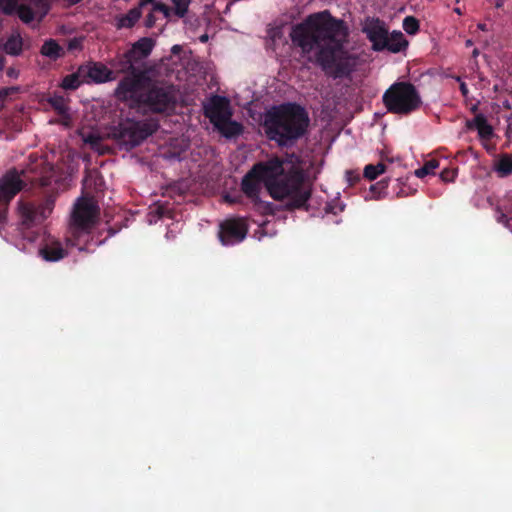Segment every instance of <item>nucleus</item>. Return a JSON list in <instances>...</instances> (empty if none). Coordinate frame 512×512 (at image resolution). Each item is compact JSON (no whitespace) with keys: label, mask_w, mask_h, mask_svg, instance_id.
Segmentation results:
<instances>
[{"label":"nucleus","mask_w":512,"mask_h":512,"mask_svg":"<svg viewBox=\"0 0 512 512\" xmlns=\"http://www.w3.org/2000/svg\"><path fill=\"white\" fill-rule=\"evenodd\" d=\"M155 0H139L137 6L131 8L126 14L115 17L114 26L116 29H131L139 21L142 16V10Z\"/></svg>","instance_id":"obj_16"},{"label":"nucleus","mask_w":512,"mask_h":512,"mask_svg":"<svg viewBox=\"0 0 512 512\" xmlns=\"http://www.w3.org/2000/svg\"><path fill=\"white\" fill-rule=\"evenodd\" d=\"M248 233V224L244 218L234 217L222 221L218 237L222 245L231 246L242 242Z\"/></svg>","instance_id":"obj_11"},{"label":"nucleus","mask_w":512,"mask_h":512,"mask_svg":"<svg viewBox=\"0 0 512 512\" xmlns=\"http://www.w3.org/2000/svg\"><path fill=\"white\" fill-rule=\"evenodd\" d=\"M383 103L389 112L407 115L416 109V87L405 82L394 83L385 91Z\"/></svg>","instance_id":"obj_8"},{"label":"nucleus","mask_w":512,"mask_h":512,"mask_svg":"<svg viewBox=\"0 0 512 512\" xmlns=\"http://www.w3.org/2000/svg\"><path fill=\"white\" fill-rule=\"evenodd\" d=\"M6 49L12 55H19L22 50V43L20 40L10 39L6 43Z\"/></svg>","instance_id":"obj_31"},{"label":"nucleus","mask_w":512,"mask_h":512,"mask_svg":"<svg viewBox=\"0 0 512 512\" xmlns=\"http://www.w3.org/2000/svg\"><path fill=\"white\" fill-rule=\"evenodd\" d=\"M346 177H347V181L350 183V185H354L361 179L360 173L357 171H353V170L347 171Z\"/></svg>","instance_id":"obj_38"},{"label":"nucleus","mask_w":512,"mask_h":512,"mask_svg":"<svg viewBox=\"0 0 512 512\" xmlns=\"http://www.w3.org/2000/svg\"><path fill=\"white\" fill-rule=\"evenodd\" d=\"M386 171V165L383 162L377 164H368L365 166L363 176L372 181L375 180L379 175Z\"/></svg>","instance_id":"obj_26"},{"label":"nucleus","mask_w":512,"mask_h":512,"mask_svg":"<svg viewBox=\"0 0 512 512\" xmlns=\"http://www.w3.org/2000/svg\"><path fill=\"white\" fill-rule=\"evenodd\" d=\"M155 46V41L150 37H142L138 41L132 44V47L129 49L130 54L135 56V60L137 63H140L142 60L146 59L152 52Z\"/></svg>","instance_id":"obj_19"},{"label":"nucleus","mask_w":512,"mask_h":512,"mask_svg":"<svg viewBox=\"0 0 512 512\" xmlns=\"http://www.w3.org/2000/svg\"><path fill=\"white\" fill-rule=\"evenodd\" d=\"M81 46H82V40L79 38H73V39L69 40V42H68V50L69 51L80 49Z\"/></svg>","instance_id":"obj_39"},{"label":"nucleus","mask_w":512,"mask_h":512,"mask_svg":"<svg viewBox=\"0 0 512 512\" xmlns=\"http://www.w3.org/2000/svg\"><path fill=\"white\" fill-rule=\"evenodd\" d=\"M497 221L504 224L512 232V216L508 217L500 207L497 208Z\"/></svg>","instance_id":"obj_33"},{"label":"nucleus","mask_w":512,"mask_h":512,"mask_svg":"<svg viewBox=\"0 0 512 512\" xmlns=\"http://www.w3.org/2000/svg\"><path fill=\"white\" fill-rule=\"evenodd\" d=\"M290 37L304 54L316 50L315 62L326 75L337 79L353 72L356 58L344 47L347 33L343 21L334 18L328 10L311 14L296 24Z\"/></svg>","instance_id":"obj_1"},{"label":"nucleus","mask_w":512,"mask_h":512,"mask_svg":"<svg viewBox=\"0 0 512 512\" xmlns=\"http://www.w3.org/2000/svg\"><path fill=\"white\" fill-rule=\"evenodd\" d=\"M178 49H180V47L178 45H175L173 48H172V51L175 52V51H178Z\"/></svg>","instance_id":"obj_49"},{"label":"nucleus","mask_w":512,"mask_h":512,"mask_svg":"<svg viewBox=\"0 0 512 512\" xmlns=\"http://www.w3.org/2000/svg\"><path fill=\"white\" fill-rule=\"evenodd\" d=\"M460 91L461 93L464 95V96H467L469 90H468V87L465 83H461L460 84Z\"/></svg>","instance_id":"obj_44"},{"label":"nucleus","mask_w":512,"mask_h":512,"mask_svg":"<svg viewBox=\"0 0 512 512\" xmlns=\"http://www.w3.org/2000/svg\"><path fill=\"white\" fill-rule=\"evenodd\" d=\"M403 27L408 34H416V17H406L403 21Z\"/></svg>","instance_id":"obj_34"},{"label":"nucleus","mask_w":512,"mask_h":512,"mask_svg":"<svg viewBox=\"0 0 512 512\" xmlns=\"http://www.w3.org/2000/svg\"><path fill=\"white\" fill-rule=\"evenodd\" d=\"M501 210L507 214L508 217L512 216V196L509 197V203L503 207L499 206Z\"/></svg>","instance_id":"obj_40"},{"label":"nucleus","mask_w":512,"mask_h":512,"mask_svg":"<svg viewBox=\"0 0 512 512\" xmlns=\"http://www.w3.org/2000/svg\"><path fill=\"white\" fill-rule=\"evenodd\" d=\"M468 129H476L481 139L489 140L493 136V128L483 114H477L466 123Z\"/></svg>","instance_id":"obj_20"},{"label":"nucleus","mask_w":512,"mask_h":512,"mask_svg":"<svg viewBox=\"0 0 512 512\" xmlns=\"http://www.w3.org/2000/svg\"><path fill=\"white\" fill-rule=\"evenodd\" d=\"M155 12L156 11H153V7L151 8L150 12L146 15V18H145V21H144V26L146 28H153L156 24V21H157V18L155 16Z\"/></svg>","instance_id":"obj_36"},{"label":"nucleus","mask_w":512,"mask_h":512,"mask_svg":"<svg viewBox=\"0 0 512 512\" xmlns=\"http://www.w3.org/2000/svg\"><path fill=\"white\" fill-rule=\"evenodd\" d=\"M203 113L213 126L233 116L230 100L220 95H213L204 103Z\"/></svg>","instance_id":"obj_12"},{"label":"nucleus","mask_w":512,"mask_h":512,"mask_svg":"<svg viewBox=\"0 0 512 512\" xmlns=\"http://www.w3.org/2000/svg\"><path fill=\"white\" fill-rule=\"evenodd\" d=\"M20 72L18 69L14 68V67H9L7 70H6V75L10 78H18Z\"/></svg>","instance_id":"obj_41"},{"label":"nucleus","mask_w":512,"mask_h":512,"mask_svg":"<svg viewBox=\"0 0 512 512\" xmlns=\"http://www.w3.org/2000/svg\"><path fill=\"white\" fill-rule=\"evenodd\" d=\"M83 73L82 71L80 72L79 66L76 72L64 76L59 86L65 91L77 90L83 83L88 81L84 78Z\"/></svg>","instance_id":"obj_23"},{"label":"nucleus","mask_w":512,"mask_h":512,"mask_svg":"<svg viewBox=\"0 0 512 512\" xmlns=\"http://www.w3.org/2000/svg\"><path fill=\"white\" fill-rule=\"evenodd\" d=\"M363 32L372 43L373 50L383 51L389 33L383 21L378 18H367L364 22Z\"/></svg>","instance_id":"obj_13"},{"label":"nucleus","mask_w":512,"mask_h":512,"mask_svg":"<svg viewBox=\"0 0 512 512\" xmlns=\"http://www.w3.org/2000/svg\"><path fill=\"white\" fill-rule=\"evenodd\" d=\"M84 72L86 83H105L116 79L115 73L101 62H88L80 65V72Z\"/></svg>","instance_id":"obj_14"},{"label":"nucleus","mask_w":512,"mask_h":512,"mask_svg":"<svg viewBox=\"0 0 512 512\" xmlns=\"http://www.w3.org/2000/svg\"><path fill=\"white\" fill-rule=\"evenodd\" d=\"M262 184V179L251 168L242 178L241 191L252 201L257 211L264 215H273L275 213V205L260 199Z\"/></svg>","instance_id":"obj_10"},{"label":"nucleus","mask_w":512,"mask_h":512,"mask_svg":"<svg viewBox=\"0 0 512 512\" xmlns=\"http://www.w3.org/2000/svg\"><path fill=\"white\" fill-rule=\"evenodd\" d=\"M17 7V0H0V9L6 15L14 14Z\"/></svg>","instance_id":"obj_30"},{"label":"nucleus","mask_w":512,"mask_h":512,"mask_svg":"<svg viewBox=\"0 0 512 512\" xmlns=\"http://www.w3.org/2000/svg\"><path fill=\"white\" fill-rule=\"evenodd\" d=\"M172 2L175 6L174 13L179 18H183L188 12L191 0H172Z\"/></svg>","instance_id":"obj_29"},{"label":"nucleus","mask_w":512,"mask_h":512,"mask_svg":"<svg viewBox=\"0 0 512 512\" xmlns=\"http://www.w3.org/2000/svg\"><path fill=\"white\" fill-rule=\"evenodd\" d=\"M123 102L130 101L131 106L144 113L166 114L176 107V91L172 84L153 80L146 72L134 77H123L114 92Z\"/></svg>","instance_id":"obj_3"},{"label":"nucleus","mask_w":512,"mask_h":512,"mask_svg":"<svg viewBox=\"0 0 512 512\" xmlns=\"http://www.w3.org/2000/svg\"><path fill=\"white\" fill-rule=\"evenodd\" d=\"M158 129V123L151 120L135 121L126 119L114 127L112 137L126 150H131Z\"/></svg>","instance_id":"obj_7"},{"label":"nucleus","mask_w":512,"mask_h":512,"mask_svg":"<svg viewBox=\"0 0 512 512\" xmlns=\"http://www.w3.org/2000/svg\"><path fill=\"white\" fill-rule=\"evenodd\" d=\"M200 41H201V42H206V41H208V35H207V34L202 35V36L200 37Z\"/></svg>","instance_id":"obj_46"},{"label":"nucleus","mask_w":512,"mask_h":512,"mask_svg":"<svg viewBox=\"0 0 512 512\" xmlns=\"http://www.w3.org/2000/svg\"><path fill=\"white\" fill-rule=\"evenodd\" d=\"M150 4L153 5V11L161 12L166 19L170 18L171 8L169 6L162 2H157V0Z\"/></svg>","instance_id":"obj_32"},{"label":"nucleus","mask_w":512,"mask_h":512,"mask_svg":"<svg viewBox=\"0 0 512 512\" xmlns=\"http://www.w3.org/2000/svg\"><path fill=\"white\" fill-rule=\"evenodd\" d=\"M100 138L98 136H95V135H89L87 138H86V142L90 143L91 145H95L99 142Z\"/></svg>","instance_id":"obj_42"},{"label":"nucleus","mask_w":512,"mask_h":512,"mask_svg":"<svg viewBox=\"0 0 512 512\" xmlns=\"http://www.w3.org/2000/svg\"><path fill=\"white\" fill-rule=\"evenodd\" d=\"M457 175V169L445 168L441 171L440 176L434 178L432 187L427 188L429 196L436 198L443 194L444 186L443 183L453 182Z\"/></svg>","instance_id":"obj_18"},{"label":"nucleus","mask_w":512,"mask_h":512,"mask_svg":"<svg viewBox=\"0 0 512 512\" xmlns=\"http://www.w3.org/2000/svg\"><path fill=\"white\" fill-rule=\"evenodd\" d=\"M14 13H16L20 20L26 24L31 23L35 17L33 9L25 4L19 5L17 3V7Z\"/></svg>","instance_id":"obj_28"},{"label":"nucleus","mask_w":512,"mask_h":512,"mask_svg":"<svg viewBox=\"0 0 512 512\" xmlns=\"http://www.w3.org/2000/svg\"><path fill=\"white\" fill-rule=\"evenodd\" d=\"M4 67V57L0 55V71L3 69Z\"/></svg>","instance_id":"obj_47"},{"label":"nucleus","mask_w":512,"mask_h":512,"mask_svg":"<svg viewBox=\"0 0 512 512\" xmlns=\"http://www.w3.org/2000/svg\"><path fill=\"white\" fill-rule=\"evenodd\" d=\"M225 199H226V201H228L230 203H236L237 202V200L235 198H232L230 196H226Z\"/></svg>","instance_id":"obj_45"},{"label":"nucleus","mask_w":512,"mask_h":512,"mask_svg":"<svg viewBox=\"0 0 512 512\" xmlns=\"http://www.w3.org/2000/svg\"><path fill=\"white\" fill-rule=\"evenodd\" d=\"M388 187V181L387 180H381L377 182L376 184L371 185L370 190L373 193H378L379 195Z\"/></svg>","instance_id":"obj_37"},{"label":"nucleus","mask_w":512,"mask_h":512,"mask_svg":"<svg viewBox=\"0 0 512 512\" xmlns=\"http://www.w3.org/2000/svg\"><path fill=\"white\" fill-rule=\"evenodd\" d=\"M56 194L50 193L41 199L21 197L16 203V227L23 239L34 242L38 233L34 227L41 225L53 212Z\"/></svg>","instance_id":"obj_5"},{"label":"nucleus","mask_w":512,"mask_h":512,"mask_svg":"<svg viewBox=\"0 0 512 512\" xmlns=\"http://www.w3.org/2000/svg\"><path fill=\"white\" fill-rule=\"evenodd\" d=\"M132 54H130V51L127 50L126 52L116 56L111 65L117 70L118 73L127 74L125 77H134L140 72H143L142 70L138 69L136 65L138 64Z\"/></svg>","instance_id":"obj_17"},{"label":"nucleus","mask_w":512,"mask_h":512,"mask_svg":"<svg viewBox=\"0 0 512 512\" xmlns=\"http://www.w3.org/2000/svg\"><path fill=\"white\" fill-rule=\"evenodd\" d=\"M40 53L53 61H56L65 55L63 47L54 39L46 40L41 46Z\"/></svg>","instance_id":"obj_24"},{"label":"nucleus","mask_w":512,"mask_h":512,"mask_svg":"<svg viewBox=\"0 0 512 512\" xmlns=\"http://www.w3.org/2000/svg\"><path fill=\"white\" fill-rule=\"evenodd\" d=\"M285 164L284 160L275 156L266 161L257 162L252 168L253 172L262 179L273 199H287L285 203L287 210H307L312 189L305 183V174L299 166L291 164L287 168Z\"/></svg>","instance_id":"obj_2"},{"label":"nucleus","mask_w":512,"mask_h":512,"mask_svg":"<svg viewBox=\"0 0 512 512\" xmlns=\"http://www.w3.org/2000/svg\"><path fill=\"white\" fill-rule=\"evenodd\" d=\"M420 102H421V101H420V98L418 97V100H417L418 105L420 104Z\"/></svg>","instance_id":"obj_50"},{"label":"nucleus","mask_w":512,"mask_h":512,"mask_svg":"<svg viewBox=\"0 0 512 512\" xmlns=\"http://www.w3.org/2000/svg\"><path fill=\"white\" fill-rule=\"evenodd\" d=\"M19 92V87H4L0 88V101L4 102L9 96Z\"/></svg>","instance_id":"obj_35"},{"label":"nucleus","mask_w":512,"mask_h":512,"mask_svg":"<svg viewBox=\"0 0 512 512\" xmlns=\"http://www.w3.org/2000/svg\"><path fill=\"white\" fill-rule=\"evenodd\" d=\"M310 118L301 105L287 102L273 106L265 114L264 129L267 137L279 146L288 147L308 131Z\"/></svg>","instance_id":"obj_4"},{"label":"nucleus","mask_w":512,"mask_h":512,"mask_svg":"<svg viewBox=\"0 0 512 512\" xmlns=\"http://www.w3.org/2000/svg\"><path fill=\"white\" fill-rule=\"evenodd\" d=\"M478 28L485 31L486 30V25L485 24H478Z\"/></svg>","instance_id":"obj_48"},{"label":"nucleus","mask_w":512,"mask_h":512,"mask_svg":"<svg viewBox=\"0 0 512 512\" xmlns=\"http://www.w3.org/2000/svg\"><path fill=\"white\" fill-rule=\"evenodd\" d=\"M214 128L226 139L236 138L240 136L244 130L243 125L240 122L232 120V118L219 122L214 125Z\"/></svg>","instance_id":"obj_21"},{"label":"nucleus","mask_w":512,"mask_h":512,"mask_svg":"<svg viewBox=\"0 0 512 512\" xmlns=\"http://www.w3.org/2000/svg\"><path fill=\"white\" fill-rule=\"evenodd\" d=\"M26 186L16 168L8 170L0 177V235L8 224L9 206L14 197Z\"/></svg>","instance_id":"obj_9"},{"label":"nucleus","mask_w":512,"mask_h":512,"mask_svg":"<svg viewBox=\"0 0 512 512\" xmlns=\"http://www.w3.org/2000/svg\"><path fill=\"white\" fill-rule=\"evenodd\" d=\"M99 214L96 203L88 197L79 198L71 214V245L80 251L87 250L86 243L91 229L95 226Z\"/></svg>","instance_id":"obj_6"},{"label":"nucleus","mask_w":512,"mask_h":512,"mask_svg":"<svg viewBox=\"0 0 512 512\" xmlns=\"http://www.w3.org/2000/svg\"><path fill=\"white\" fill-rule=\"evenodd\" d=\"M39 255L47 262H57L64 259L68 251L61 241L47 238L39 248Z\"/></svg>","instance_id":"obj_15"},{"label":"nucleus","mask_w":512,"mask_h":512,"mask_svg":"<svg viewBox=\"0 0 512 512\" xmlns=\"http://www.w3.org/2000/svg\"><path fill=\"white\" fill-rule=\"evenodd\" d=\"M385 42L387 44L384 46L383 50H387L392 53L401 52L408 46V41L400 31H393L391 34L388 33V37Z\"/></svg>","instance_id":"obj_22"},{"label":"nucleus","mask_w":512,"mask_h":512,"mask_svg":"<svg viewBox=\"0 0 512 512\" xmlns=\"http://www.w3.org/2000/svg\"><path fill=\"white\" fill-rule=\"evenodd\" d=\"M439 167V161L435 158L427 160L424 165L418 168V178L423 179L429 175L435 178V170Z\"/></svg>","instance_id":"obj_27"},{"label":"nucleus","mask_w":512,"mask_h":512,"mask_svg":"<svg viewBox=\"0 0 512 512\" xmlns=\"http://www.w3.org/2000/svg\"><path fill=\"white\" fill-rule=\"evenodd\" d=\"M495 171L499 177H507L512 174V155L502 154L495 164Z\"/></svg>","instance_id":"obj_25"},{"label":"nucleus","mask_w":512,"mask_h":512,"mask_svg":"<svg viewBox=\"0 0 512 512\" xmlns=\"http://www.w3.org/2000/svg\"><path fill=\"white\" fill-rule=\"evenodd\" d=\"M511 124H512V113H511Z\"/></svg>","instance_id":"obj_51"},{"label":"nucleus","mask_w":512,"mask_h":512,"mask_svg":"<svg viewBox=\"0 0 512 512\" xmlns=\"http://www.w3.org/2000/svg\"><path fill=\"white\" fill-rule=\"evenodd\" d=\"M62 102V98L61 97H58V98H52L50 100V103L51 105L56 108V109H60V103Z\"/></svg>","instance_id":"obj_43"}]
</instances>
